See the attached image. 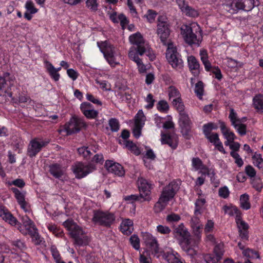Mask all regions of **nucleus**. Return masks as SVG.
I'll return each instance as SVG.
<instances>
[{
  "instance_id": "13d9d810",
  "label": "nucleus",
  "mask_w": 263,
  "mask_h": 263,
  "mask_svg": "<svg viewBox=\"0 0 263 263\" xmlns=\"http://www.w3.org/2000/svg\"><path fill=\"white\" fill-rule=\"evenodd\" d=\"M251 184L253 187L258 192H260L263 187V185L260 178L253 179Z\"/></svg>"
},
{
  "instance_id": "79ce46f5",
  "label": "nucleus",
  "mask_w": 263,
  "mask_h": 263,
  "mask_svg": "<svg viewBox=\"0 0 263 263\" xmlns=\"http://www.w3.org/2000/svg\"><path fill=\"white\" fill-rule=\"evenodd\" d=\"M146 117L142 110H139L135 117V124H138L141 126L144 125Z\"/></svg>"
},
{
  "instance_id": "bb28decb",
  "label": "nucleus",
  "mask_w": 263,
  "mask_h": 263,
  "mask_svg": "<svg viewBox=\"0 0 263 263\" xmlns=\"http://www.w3.org/2000/svg\"><path fill=\"white\" fill-rule=\"evenodd\" d=\"M46 64V68L47 71L49 73L50 77L55 81H58L60 78V74L55 70V68L53 65L49 61H46L45 62Z\"/></svg>"
},
{
  "instance_id": "09e8293b",
  "label": "nucleus",
  "mask_w": 263,
  "mask_h": 263,
  "mask_svg": "<svg viewBox=\"0 0 263 263\" xmlns=\"http://www.w3.org/2000/svg\"><path fill=\"white\" fill-rule=\"evenodd\" d=\"M110 129L113 132H117L119 130L120 124L116 118H111L108 122Z\"/></svg>"
},
{
  "instance_id": "052dcab7",
  "label": "nucleus",
  "mask_w": 263,
  "mask_h": 263,
  "mask_svg": "<svg viewBox=\"0 0 263 263\" xmlns=\"http://www.w3.org/2000/svg\"><path fill=\"white\" fill-rule=\"evenodd\" d=\"M157 15V13L155 11L149 9L148 10L147 13L144 15V17L147 18V20L149 23H152L155 21Z\"/></svg>"
},
{
  "instance_id": "dca6fc26",
  "label": "nucleus",
  "mask_w": 263,
  "mask_h": 263,
  "mask_svg": "<svg viewBox=\"0 0 263 263\" xmlns=\"http://www.w3.org/2000/svg\"><path fill=\"white\" fill-rule=\"evenodd\" d=\"M179 123L182 135L186 136H188L191 132L192 127V122L188 114L186 112L180 113Z\"/></svg>"
},
{
  "instance_id": "9d476101",
  "label": "nucleus",
  "mask_w": 263,
  "mask_h": 263,
  "mask_svg": "<svg viewBox=\"0 0 263 263\" xmlns=\"http://www.w3.org/2000/svg\"><path fill=\"white\" fill-rule=\"evenodd\" d=\"M49 142V140H43L39 138L32 139L28 146L27 155L30 158L35 157Z\"/></svg>"
},
{
  "instance_id": "680f3d73",
  "label": "nucleus",
  "mask_w": 263,
  "mask_h": 263,
  "mask_svg": "<svg viewBox=\"0 0 263 263\" xmlns=\"http://www.w3.org/2000/svg\"><path fill=\"white\" fill-rule=\"evenodd\" d=\"M25 8L27 11L30 13H35L37 12L38 9L35 8L34 4L31 1H27L25 4Z\"/></svg>"
},
{
  "instance_id": "6e6d98bb",
  "label": "nucleus",
  "mask_w": 263,
  "mask_h": 263,
  "mask_svg": "<svg viewBox=\"0 0 263 263\" xmlns=\"http://www.w3.org/2000/svg\"><path fill=\"white\" fill-rule=\"evenodd\" d=\"M157 108L161 112H167L169 109V106L166 101L161 100L157 104Z\"/></svg>"
},
{
  "instance_id": "f704fd0d",
  "label": "nucleus",
  "mask_w": 263,
  "mask_h": 263,
  "mask_svg": "<svg viewBox=\"0 0 263 263\" xmlns=\"http://www.w3.org/2000/svg\"><path fill=\"white\" fill-rule=\"evenodd\" d=\"M17 229L24 235H26L27 234L30 235L31 231L33 232L34 231H36L37 229L34 223H33V226H22L21 224H18Z\"/></svg>"
},
{
  "instance_id": "c9c22d12",
  "label": "nucleus",
  "mask_w": 263,
  "mask_h": 263,
  "mask_svg": "<svg viewBox=\"0 0 263 263\" xmlns=\"http://www.w3.org/2000/svg\"><path fill=\"white\" fill-rule=\"evenodd\" d=\"M178 256V253L175 254L173 253L167 252L165 254V259L167 260L168 263H183Z\"/></svg>"
},
{
  "instance_id": "e433bc0d",
  "label": "nucleus",
  "mask_w": 263,
  "mask_h": 263,
  "mask_svg": "<svg viewBox=\"0 0 263 263\" xmlns=\"http://www.w3.org/2000/svg\"><path fill=\"white\" fill-rule=\"evenodd\" d=\"M240 206L244 210H249L251 208L249 202V196L247 194H244L240 197Z\"/></svg>"
},
{
  "instance_id": "6ab92c4d",
  "label": "nucleus",
  "mask_w": 263,
  "mask_h": 263,
  "mask_svg": "<svg viewBox=\"0 0 263 263\" xmlns=\"http://www.w3.org/2000/svg\"><path fill=\"white\" fill-rule=\"evenodd\" d=\"M142 238L147 247L155 253L159 252V245L155 237L148 232H145L142 234Z\"/></svg>"
},
{
  "instance_id": "2f4dec72",
  "label": "nucleus",
  "mask_w": 263,
  "mask_h": 263,
  "mask_svg": "<svg viewBox=\"0 0 263 263\" xmlns=\"http://www.w3.org/2000/svg\"><path fill=\"white\" fill-rule=\"evenodd\" d=\"M168 95L171 100H178L181 98V95L177 88L173 86H171L168 88Z\"/></svg>"
},
{
  "instance_id": "4d7b16f0",
  "label": "nucleus",
  "mask_w": 263,
  "mask_h": 263,
  "mask_svg": "<svg viewBox=\"0 0 263 263\" xmlns=\"http://www.w3.org/2000/svg\"><path fill=\"white\" fill-rule=\"evenodd\" d=\"M230 155L235 159V163L238 167H240L243 165V161L237 153L231 151L230 152Z\"/></svg>"
},
{
  "instance_id": "1a4fd4ad",
  "label": "nucleus",
  "mask_w": 263,
  "mask_h": 263,
  "mask_svg": "<svg viewBox=\"0 0 263 263\" xmlns=\"http://www.w3.org/2000/svg\"><path fill=\"white\" fill-rule=\"evenodd\" d=\"M96 169V166L92 163L86 164L82 162H78L73 166V172L76 177L79 179L86 177Z\"/></svg>"
},
{
  "instance_id": "b1692460",
  "label": "nucleus",
  "mask_w": 263,
  "mask_h": 263,
  "mask_svg": "<svg viewBox=\"0 0 263 263\" xmlns=\"http://www.w3.org/2000/svg\"><path fill=\"white\" fill-rule=\"evenodd\" d=\"M162 144H167L172 149H175L178 146V138L169 134H162L161 138Z\"/></svg>"
},
{
  "instance_id": "774afa93",
  "label": "nucleus",
  "mask_w": 263,
  "mask_h": 263,
  "mask_svg": "<svg viewBox=\"0 0 263 263\" xmlns=\"http://www.w3.org/2000/svg\"><path fill=\"white\" fill-rule=\"evenodd\" d=\"M245 173L251 178H254L256 174L255 170L252 166L250 165H248L246 166Z\"/></svg>"
},
{
  "instance_id": "a211bd4d",
  "label": "nucleus",
  "mask_w": 263,
  "mask_h": 263,
  "mask_svg": "<svg viewBox=\"0 0 263 263\" xmlns=\"http://www.w3.org/2000/svg\"><path fill=\"white\" fill-rule=\"evenodd\" d=\"M104 167L109 173L118 176H123L125 174L123 167L119 163L112 160H107L105 161Z\"/></svg>"
},
{
  "instance_id": "37998d69",
  "label": "nucleus",
  "mask_w": 263,
  "mask_h": 263,
  "mask_svg": "<svg viewBox=\"0 0 263 263\" xmlns=\"http://www.w3.org/2000/svg\"><path fill=\"white\" fill-rule=\"evenodd\" d=\"M172 103L179 113H184V105L182 101L181 98L178 100H173Z\"/></svg>"
},
{
  "instance_id": "e2e57ef3",
  "label": "nucleus",
  "mask_w": 263,
  "mask_h": 263,
  "mask_svg": "<svg viewBox=\"0 0 263 263\" xmlns=\"http://www.w3.org/2000/svg\"><path fill=\"white\" fill-rule=\"evenodd\" d=\"M86 5L91 11H96L98 9V4L97 0H87Z\"/></svg>"
},
{
  "instance_id": "f257e3e1",
  "label": "nucleus",
  "mask_w": 263,
  "mask_h": 263,
  "mask_svg": "<svg viewBox=\"0 0 263 263\" xmlns=\"http://www.w3.org/2000/svg\"><path fill=\"white\" fill-rule=\"evenodd\" d=\"M63 226L69 232V234L74 240L75 246L81 247L88 245L89 237L72 219H68L63 223Z\"/></svg>"
},
{
  "instance_id": "393cba45",
  "label": "nucleus",
  "mask_w": 263,
  "mask_h": 263,
  "mask_svg": "<svg viewBox=\"0 0 263 263\" xmlns=\"http://www.w3.org/2000/svg\"><path fill=\"white\" fill-rule=\"evenodd\" d=\"M120 231L125 235L131 234L134 231L133 221L129 219L123 220L120 224Z\"/></svg>"
},
{
  "instance_id": "a18cd8bd",
  "label": "nucleus",
  "mask_w": 263,
  "mask_h": 263,
  "mask_svg": "<svg viewBox=\"0 0 263 263\" xmlns=\"http://www.w3.org/2000/svg\"><path fill=\"white\" fill-rule=\"evenodd\" d=\"M244 256L251 258H259V255L258 252L250 249H247L244 250L243 252Z\"/></svg>"
},
{
  "instance_id": "4c0bfd02",
  "label": "nucleus",
  "mask_w": 263,
  "mask_h": 263,
  "mask_svg": "<svg viewBox=\"0 0 263 263\" xmlns=\"http://www.w3.org/2000/svg\"><path fill=\"white\" fill-rule=\"evenodd\" d=\"M77 151L79 155L83 157L86 160L89 159L92 155L88 147L82 146L79 147L77 149Z\"/></svg>"
},
{
  "instance_id": "69168bd1",
  "label": "nucleus",
  "mask_w": 263,
  "mask_h": 263,
  "mask_svg": "<svg viewBox=\"0 0 263 263\" xmlns=\"http://www.w3.org/2000/svg\"><path fill=\"white\" fill-rule=\"evenodd\" d=\"M219 196L224 199L227 198L230 194L229 190L227 186H224L220 187L218 191Z\"/></svg>"
},
{
  "instance_id": "4be33fe9",
  "label": "nucleus",
  "mask_w": 263,
  "mask_h": 263,
  "mask_svg": "<svg viewBox=\"0 0 263 263\" xmlns=\"http://www.w3.org/2000/svg\"><path fill=\"white\" fill-rule=\"evenodd\" d=\"M11 191L14 193V197L21 208L25 211H28L27 202L25 200L26 192H21L16 187H11Z\"/></svg>"
},
{
  "instance_id": "473e14b6",
  "label": "nucleus",
  "mask_w": 263,
  "mask_h": 263,
  "mask_svg": "<svg viewBox=\"0 0 263 263\" xmlns=\"http://www.w3.org/2000/svg\"><path fill=\"white\" fill-rule=\"evenodd\" d=\"M11 244L14 247L13 249L15 251H23L27 248L25 242L21 239H17L11 240Z\"/></svg>"
},
{
  "instance_id": "c756f323",
  "label": "nucleus",
  "mask_w": 263,
  "mask_h": 263,
  "mask_svg": "<svg viewBox=\"0 0 263 263\" xmlns=\"http://www.w3.org/2000/svg\"><path fill=\"white\" fill-rule=\"evenodd\" d=\"M206 203V200L204 198H198L195 203V215H201L204 209V204Z\"/></svg>"
},
{
  "instance_id": "8fccbe9b",
  "label": "nucleus",
  "mask_w": 263,
  "mask_h": 263,
  "mask_svg": "<svg viewBox=\"0 0 263 263\" xmlns=\"http://www.w3.org/2000/svg\"><path fill=\"white\" fill-rule=\"evenodd\" d=\"M129 241L132 247L136 250L140 249V239L137 235L134 234L129 238Z\"/></svg>"
},
{
  "instance_id": "5701e85b",
  "label": "nucleus",
  "mask_w": 263,
  "mask_h": 263,
  "mask_svg": "<svg viewBox=\"0 0 263 263\" xmlns=\"http://www.w3.org/2000/svg\"><path fill=\"white\" fill-rule=\"evenodd\" d=\"M237 226L238 229L239 236L243 240H247L249 238L248 229L249 226L247 223L242 219H239L238 218L237 219Z\"/></svg>"
},
{
  "instance_id": "cd10ccee",
  "label": "nucleus",
  "mask_w": 263,
  "mask_h": 263,
  "mask_svg": "<svg viewBox=\"0 0 263 263\" xmlns=\"http://www.w3.org/2000/svg\"><path fill=\"white\" fill-rule=\"evenodd\" d=\"M223 209L225 213H228L230 216L235 215V221L237 222V219L238 218L239 219H241V212L240 210L236 206H228L224 205L223 207Z\"/></svg>"
},
{
  "instance_id": "864d4df0",
  "label": "nucleus",
  "mask_w": 263,
  "mask_h": 263,
  "mask_svg": "<svg viewBox=\"0 0 263 263\" xmlns=\"http://www.w3.org/2000/svg\"><path fill=\"white\" fill-rule=\"evenodd\" d=\"M3 220L12 226H18V224H20L10 212L7 214V216L3 219Z\"/></svg>"
},
{
  "instance_id": "bf43d9fd",
  "label": "nucleus",
  "mask_w": 263,
  "mask_h": 263,
  "mask_svg": "<svg viewBox=\"0 0 263 263\" xmlns=\"http://www.w3.org/2000/svg\"><path fill=\"white\" fill-rule=\"evenodd\" d=\"M194 235L197 239H199L201 238V232L203 229V225H198L191 227Z\"/></svg>"
},
{
  "instance_id": "de8ad7c7",
  "label": "nucleus",
  "mask_w": 263,
  "mask_h": 263,
  "mask_svg": "<svg viewBox=\"0 0 263 263\" xmlns=\"http://www.w3.org/2000/svg\"><path fill=\"white\" fill-rule=\"evenodd\" d=\"M47 228L57 237H61L63 235V231L55 224H49Z\"/></svg>"
},
{
  "instance_id": "7c9ffc66",
  "label": "nucleus",
  "mask_w": 263,
  "mask_h": 263,
  "mask_svg": "<svg viewBox=\"0 0 263 263\" xmlns=\"http://www.w3.org/2000/svg\"><path fill=\"white\" fill-rule=\"evenodd\" d=\"M254 107L258 112L263 113V96L258 95L253 99Z\"/></svg>"
},
{
  "instance_id": "49530a36",
  "label": "nucleus",
  "mask_w": 263,
  "mask_h": 263,
  "mask_svg": "<svg viewBox=\"0 0 263 263\" xmlns=\"http://www.w3.org/2000/svg\"><path fill=\"white\" fill-rule=\"evenodd\" d=\"M124 199L127 201H130L133 203L134 201H139L140 202L145 201V200H143V197L139 194V195H130L128 196H126L124 197Z\"/></svg>"
},
{
  "instance_id": "3c124183",
  "label": "nucleus",
  "mask_w": 263,
  "mask_h": 263,
  "mask_svg": "<svg viewBox=\"0 0 263 263\" xmlns=\"http://www.w3.org/2000/svg\"><path fill=\"white\" fill-rule=\"evenodd\" d=\"M192 165L196 171H198L200 168H203L202 167H204V164H203L201 160L198 157H194L192 158Z\"/></svg>"
},
{
  "instance_id": "ea45409f",
  "label": "nucleus",
  "mask_w": 263,
  "mask_h": 263,
  "mask_svg": "<svg viewBox=\"0 0 263 263\" xmlns=\"http://www.w3.org/2000/svg\"><path fill=\"white\" fill-rule=\"evenodd\" d=\"M204 91L203 83L199 81L195 84L194 92L199 99H202Z\"/></svg>"
},
{
  "instance_id": "7ed1b4c3",
  "label": "nucleus",
  "mask_w": 263,
  "mask_h": 263,
  "mask_svg": "<svg viewBox=\"0 0 263 263\" xmlns=\"http://www.w3.org/2000/svg\"><path fill=\"white\" fill-rule=\"evenodd\" d=\"M180 189V184L176 181L171 182L163 187L158 201L155 207L158 206L160 210H163L167 202L173 199Z\"/></svg>"
},
{
  "instance_id": "6e6552de",
  "label": "nucleus",
  "mask_w": 263,
  "mask_h": 263,
  "mask_svg": "<svg viewBox=\"0 0 263 263\" xmlns=\"http://www.w3.org/2000/svg\"><path fill=\"white\" fill-rule=\"evenodd\" d=\"M177 52V48L173 43L168 44L166 51V58L172 67L177 70H181L183 67V62Z\"/></svg>"
},
{
  "instance_id": "4468645a",
  "label": "nucleus",
  "mask_w": 263,
  "mask_h": 263,
  "mask_svg": "<svg viewBox=\"0 0 263 263\" xmlns=\"http://www.w3.org/2000/svg\"><path fill=\"white\" fill-rule=\"evenodd\" d=\"M196 33L197 31L194 32L193 28L190 25H183L181 27V33L185 42L189 45H192L198 43Z\"/></svg>"
},
{
  "instance_id": "412c9836",
  "label": "nucleus",
  "mask_w": 263,
  "mask_h": 263,
  "mask_svg": "<svg viewBox=\"0 0 263 263\" xmlns=\"http://www.w3.org/2000/svg\"><path fill=\"white\" fill-rule=\"evenodd\" d=\"M220 130L224 137L227 139L224 142L226 145H229L230 142H233L236 138L234 133L230 130L229 127H227L226 123L221 120L218 121Z\"/></svg>"
},
{
  "instance_id": "f8f14e48",
  "label": "nucleus",
  "mask_w": 263,
  "mask_h": 263,
  "mask_svg": "<svg viewBox=\"0 0 263 263\" xmlns=\"http://www.w3.org/2000/svg\"><path fill=\"white\" fill-rule=\"evenodd\" d=\"M137 184L140 194L143 197V200L149 201L151 199V190L153 184L151 182L143 177H139L137 180Z\"/></svg>"
},
{
  "instance_id": "603ef678",
  "label": "nucleus",
  "mask_w": 263,
  "mask_h": 263,
  "mask_svg": "<svg viewBox=\"0 0 263 263\" xmlns=\"http://www.w3.org/2000/svg\"><path fill=\"white\" fill-rule=\"evenodd\" d=\"M8 186H11L12 185L17 186L19 188L22 189L25 185V182L22 179H16L12 181H8L6 182Z\"/></svg>"
},
{
  "instance_id": "aec40b11",
  "label": "nucleus",
  "mask_w": 263,
  "mask_h": 263,
  "mask_svg": "<svg viewBox=\"0 0 263 263\" xmlns=\"http://www.w3.org/2000/svg\"><path fill=\"white\" fill-rule=\"evenodd\" d=\"M187 66L190 72L195 77H198L200 73V65L198 60L193 55L187 57Z\"/></svg>"
},
{
  "instance_id": "423d86ee",
  "label": "nucleus",
  "mask_w": 263,
  "mask_h": 263,
  "mask_svg": "<svg viewBox=\"0 0 263 263\" xmlns=\"http://www.w3.org/2000/svg\"><path fill=\"white\" fill-rule=\"evenodd\" d=\"M257 0H233L226 5V9L231 14H236L240 10L250 11L257 6Z\"/></svg>"
},
{
  "instance_id": "a878e982",
  "label": "nucleus",
  "mask_w": 263,
  "mask_h": 263,
  "mask_svg": "<svg viewBox=\"0 0 263 263\" xmlns=\"http://www.w3.org/2000/svg\"><path fill=\"white\" fill-rule=\"evenodd\" d=\"M49 172L55 178H60L64 173V170L61 165L54 163L49 165Z\"/></svg>"
},
{
  "instance_id": "0e129e2a",
  "label": "nucleus",
  "mask_w": 263,
  "mask_h": 263,
  "mask_svg": "<svg viewBox=\"0 0 263 263\" xmlns=\"http://www.w3.org/2000/svg\"><path fill=\"white\" fill-rule=\"evenodd\" d=\"M157 231L158 232L163 235H168L171 232V229L166 226L158 225L157 227Z\"/></svg>"
},
{
  "instance_id": "0eeeda50",
  "label": "nucleus",
  "mask_w": 263,
  "mask_h": 263,
  "mask_svg": "<svg viewBox=\"0 0 263 263\" xmlns=\"http://www.w3.org/2000/svg\"><path fill=\"white\" fill-rule=\"evenodd\" d=\"M129 41L133 45L130 47L129 52V55L139 54L142 55L144 54L145 46L147 45L144 42V40L139 32L133 34L129 37Z\"/></svg>"
},
{
  "instance_id": "58836bf2",
  "label": "nucleus",
  "mask_w": 263,
  "mask_h": 263,
  "mask_svg": "<svg viewBox=\"0 0 263 263\" xmlns=\"http://www.w3.org/2000/svg\"><path fill=\"white\" fill-rule=\"evenodd\" d=\"M29 235L32 238V242L35 245H40L42 244L43 242H45L43 240V238L39 235L37 229L33 232L31 231V233Z\"/></svg>"
},
{
  "instance_id": "9b49d317",
  "label": "nucleus",
  "mask_w": 263,
  "mask_h": 263,
  "mask_svg": "<svg viewBox=\"0 0 263 263\" xmlns=\"http://www.w3.org/2000/svg\"><path fill=\"white\" fill-rule=\"evenodd\" d=\"M86 126V124L83 119L72 117L69 121L65 124L64 128L67 135H71L79 132L81 128Z\"/></svg>"
},
{
  "instance_id": "a19ab883",
  "label": "nucleus",
  "mask_w": 263,
  "mask_h": 263,
  "mask_svg": "<svg viewBox=\"0 0 263 263\" xmlns=\"http://www.w3.org/2000/svg\"><path fill=\"white\" fill-rule=\"evenodd\" d=\"M253 164L259 169L263 168V159L261 154L255 153L252 157Z\"/></svg>"
},
{
  "instance_id": "c85d7f7f",
  "label": "nucleus",
  "mask_w": 263,
  "mask_h": 263,
  "mask_svg": "<svg viewBox=\"0 0 263 263\" xmlns=\"http://www.w3.org/2000/svg\"><path fill=\"white\" fill-rule=\"evenodd\" d=\"M230 114L229 115V118L231 121V125L235 128H236L238 126V123H241L242 120H246V118L242 119L238 118L237 117V113L235 111L233 108L230 109Z\"/></svg>"
},
{
  "instance_id": "72a5a7b5",
  "label": "nucleus",
  "mask_w": 263,
  "mask_h": 263,
  "mask_svg": "<svg viewBox=\"0 0 263 263\" xmlns=\"http://www.w3.org/2000/svg\"><path fill=\"white\" fill-rule=\"evenodd\" d=\"M139 54L129 55L130 60L134 61L137 65L140 72H143L145 71L146 68L145 65L143 64L141 59L139 58Z\"/></svg>"
},
{
  "instance_id": "f3484780",
  "label": "nucleus",
  "mask_w": 263,
  "mask_h": 263,
  "mask_svg": "<svg viewBox=\"0 0 263 263\" xmlns=\"http://www.w3.org/2000/svg\"><path fill=\"white\" fill-rule=\"evenodd\" d=\"M80 109L83 115L88 119H95L98 116V111L95 110L93 105L89 102L82 103Z\"/></svg>"
},
{
  "instance_id": "338daca9",
  "label": "nucleus",
  "mask_w": 263,
  "mask_h": 263,
  "mask_svg": "<svg viewBox=\"0 0 263 263\" xmlns=\"http://www.w3.org/2000/svg\"><path fill=\"white\" fill-rule=\"evenodd\" d=\"M50 251L55 262H58V261L61 260L59 252L54 246H52L51 247Z\"/></svg>"
},
{
  "instance_id": "39448f33",
  "label": "nucleus",
  "mask_w": 263,
  "mask_h": 263,
  "mask_svg": "<svg viewBox=\"0 0 263 263\" xmlns=\"http://www.w3.org/2000/svg\"><path fill=\"white\" fill-rule=\"evenodd\" d=\"M97 45L110 66L115 67L119 65L120 63L116 59V48L112 45L107 41L98 42Z\"/></svg>"
},
{
  "instance_id": "5fc2aeb1",
  "label": "nucleus",
  "mask_w": 263,
  "mask_h": 263,
  "mask_svg": "<svg viewBox=\"0 0 263 263\" xmlns=\"http://www.w3.org/2000/svg\"><path fill=\"white\" fill-rule=\"evenodd\" d=\"M181 219V217L179 215L172 213L167 215L166 217V221L168 223L178 222Z\"/></svg>"
},
{
  "instance_id": "2eb2a0df",
  "label": "nucleus",
  "mask_w": 263,
  "mask_h": 263,
  "mask_svg": "<svg viewBox=\"0 0 263 263\" xmlns=\"http://www.w3.org/2000/svg\"><path fill=\"white\" fill-rule=\"evenodd\" d=\"M223 243L217 244L213 251V254H206L204 256V259L206 263H220L224 253Z\"/></svg>"
},
{
  "instance_id": "f03ea898",
  "label": "nucleus",
  "mask_w": 263,
  "mask_h": 263,
  "mask_svg": "<svg viewBox=\"0 0 263 263\" xmlns=\"http://www.w3.org/2000/svg\"><path fill=\"white\" fill-rule=\"evenodd\" d=\"M173 234L182 249L190 255L196 254L195 251L191 247V238L190 232L185 227L183 223H181L175 227Z\"/></svg>"
},
{
  "instance_id": "c03bdc74",
  "label": "nucleus",
  "mask_w": 263,
  "mask_h": 263,
  "mask_svg": "<svg viewBox=\"0 0 263 263\" xmlns=\"http://www.w3.org/2000/svg\"><path fill=\"white\" fill-rule=\"evenodd\" d=\"M181 11L189 16L196 17L198 15V11L187 5Z\"/></svg>"
},
{
  "instance_id": "ddd939ff",
  "label": "nucleus",
  "mask_w": 263,
  "mask_h": 263,
  "mask_svg": "<svg viewBox=\"0 0 263 263\" xmlns=\"http://www.w3.org/2000/svg\"><path fill=\"white\" fill-rule=\"evenodd\" d=\"M162 18V16H160L158 19L157 32L163 44L168 46V44L171 43L167 42V39L170 34V29L167 22L161 21Z\"/></svg>"
},
{
  "instance_id": "20e7f679",
  "label": "nucleus",
  "mask_w": 263,
  "mask_h": 263,
  "mask_svg": "<svg viewBox=\"0 0 263 263\" xmlns=\"http://www.w3.org/2000/svg\"><path fill=\"white\" fill-rule=\"evenodd\" d=\"M116 216L112 213L99 210H93L92 221L101 226L109 228L114 223Z\"/></svg>"
}]
</instances>
